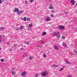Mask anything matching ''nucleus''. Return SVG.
Returning <instances> with one entry per match:
<instances>
[{"instance_id":"nucleus-1","label":"nucleus","mask_w":77,"mask_h":77,"mask_svg":"<svg viewBox=\"0 0 77 77\" xmlns=\"http://www.w3.org/2000/svg\"><path fill=\"white\" fill-rule=\"evenodd\" d=\"M53 34L54 36H56L58 39H59L60 38V33L59 32H54Z\"/></svg>"},{"instance_id":"nucleus-2","label":"nucleus","mask_w":77,"mask_h":77,"mask_svg":"<svg viewBox=\"0 0 77 77\" xmlns=\"http://www.w3.org/2000/svg\"><path fill=\"white\" fill-rule=\"evenodd\" d=\"M47 74V73L45 72L42 73L41 74V75L43 76V77H45V76H46Z\"/></svg>"},{"instance_id":"nucleus-3","label":"nucleus","mask_w":77,"mask_h":77,"mask_svg":"<svg viewBox=\"0 0 77 77\" xmlns=\"http://www.w3.org/2000/svg\"><path fill=\"white\" fill-rule=\"evenodd\" d=\"M54 47L55 50H56V51H58V50H59V47H58L57 45H54Z\"/></svg>"},{"instance_id":"nucleus-4","label":"nucleus","mask_w":77,"mask_h":77,"mask_svg":"<svg viewBox=\"0 0 77 77\" xmlns=\"http://www.w3.org/2000/svg\"><path fill=\"white\" fill-rule=\"evenodd\" d=\"M27 73V72L26 71H24L22 73H21L20 75L21 76H24L25 75V74Z\"/></svg>"},{"instance_id":"nucleus-5","label":"nucleus","mask_w":77,"mask_h":77,"mask_svg":"<svg viewBox=\"0 0 77 77\" xmlns=\"http://www.w3.org/2000/svg\"><path fill=\"white\" fill-rule=\"evenodd\" d=\"M19 11L18 8H14V10L13 11L14 12H18Z\"/></svg>"},{"instance_id":"nucleus-6","label":"nucleus","mask_w":77,"mask_h":77,"mask_svg":"<svg viewBox=\"0 0 77 77\" xmlns=\"http://www.w3.org/2000/svg\"><path fill=\"white\" fill-rule=\"evenodd\" d=\"M62 46L64 47H67V45H66V43H65L64 42H63L62 43Z\"/></svg>"},{"instance_id":"nucleus-7","label":"nucleus","mask_w":77,"mask_h":77,"mask_svg":"<svg viewBox=\"0 0 77 77\" xmlns=\"http://www.w3.org/2000/svg\"><path fill=\"white\" fill-rule=\"evenodd\" d=\"M70 3L71 4V5H74L75 4V1L74 0H71Z\"/></svg>"},{"instance_id":"nucleus-8","label":"nucleus","mask_w":77,"mask_h":77,"mask_svg":"<svg viewBox=\"0 0 77 77\" xmlns=\"http://www.w3.org/2000/svg\"><path fill=\"white\" fill-rule=\"evenodd\" d=\"M24 12V11L21 10L20 11H19V12H17V14L18 15H20L21 13H23Z\"/></svg>"},{"instance_id":"nucleus-9","label":"nucleus","mask_w":77,"mask_h":77,"mask_svg":"<svg viewBox=\"0 0 77 77\" xmlns=\"http://www.w3.org/2000/svg\"><path fill=\"white\" fill-rule=\"evenodd\" d=\"M51 20V18L50 17H48L46 19V21H50Z\"/></svg>"},{"instance_id":"nucleus-10","label":"nucleus","mask_w":77,"mask_h":77,"mask_svg":"<svg viewBox=\"0 0 77 77\" xmlns=\"http://www.w3.org/2000/svg\"><path fill=\"white\" fill-rule=\"evenodd\" d=\"M65 62H66V63H67V64H68L69 65H71V63L70 62H69L67 60H65Z\"/></svg>"},{"instance_id":"nucleus-11","label":"nucleus","mask_w":77,"mask_h":77,"mask_svg":"<svg viewBox=\"0 0 77 77\" xmlns=\"http://www.w3.org/2000/svg\"><path fill=\"white\" fill-rule=\"evenodd\" d=\"M46 34H47V32H44L42 34V35L44 36V35H46Z\"/></svg>"},{"instance_id":"nucleus-12","label":"nucleus","mask_w":77,"mask_h":77,"mask_svg":"<svg viewBox=\"0 0 77 77\" xmlns=\"http://www.w3.org/2000/svg\"><path fill=\"white\" fill-rule=\"evenodd\" d=\"M32 26H33V24H32V23H31L30 24H29V27H32Z\"/></svg>"},{"instance_id":"nucleus-13","label":"nucleus","mask_w":77,"mask_h":77,"mask_svg":"<svg viewBox=\"0 0 77 77\" xmlns=\"http://www.w3.org/2000/svg\"><path fill=\"white\" fill-rule=\"evenodd\" d=\"M11 74H12V75H15V73L14 72H13L12 70V71L11 72Z\"/></svg>"},{"instance_id":"nucleus-14","label":"nucleus","mask_w":77,"mask_h":77,"mask_svg":"<svg viewBox=\"0 0 77 77\" xmlns=\"http://www.w3.org/2000/svg\"><path fill=\"white\" fill-rule=\"evenodd\" d=\"M60 29H64V27H63V26H60Z\"/></svg>"},{"instance_id":"nucleus-15","label":"nucleus","mask_w":77,"mask_h":77,"mask_svg":"<svg viewBox=\"0 0 77 77\" xmlns=\"http://www.w3.org/2000/svg\"><path fill=\"white\" fill-rule=\"evenodd\" d=\"M49 9H54L53 6H50L49 7Z\"/></svg>"},{"instance_id":"nucleus-16","label":"nucleus","mask_w":77,"mask_h":77,"mask_svg":"<svg viewBox=\"0 0 77 77\" xmlns=\"http://www.w3.org/2000/svg\"><path fill=\"white\" fill-rule=\"evenodd\" d=\"M24 27L23 26H20V29H24Z\"/></svg>"},{"instance_id":"nucleus-17","label":"nucleus","mask_w":77,"mask_h":77,"mask_svg":"<svg viewBox=\"0 0 77 77\" xmlns=\"http://www.w3.org/2000/svg\"><path fill=\"white\" fill-rule=\"evenodd\" d=\"M52 67H53V68H54L55 67H58V65H53L52 66Z\"/></svg>"},{"instance_id":"nucleus-18","label":"nucleus","mask_w":77,"mask_h":77,"mask_svg":"<svg viewBox=\"0 0 77 77\" xmlns=\"http://www.w3.org/2000/svg\"><path fill=\"white\" fill-rule=\"evenodd\" d=\"M25 43L26 44H27V45H29V43L28 42L25 41Z\"/></svg>"},{"instance_id":"nucleus-19","label":"nucleus","mask_w":77,"mask_h":77,"mask_svg":"<svg viewBox=\"0 0 77 77\" xmlns=\"http://www.w3.org/2000/svg\"><path fill=\"white\" fill-rule=\"evenodd\" d=\"M23 55L24 57H26V56H27V54L26 53H25Z\"/></svg>"},{"instance_id":"nucleus-20","label":"nucleus","mask_w":77,"mask_h":77,"mask_svg":"<svg viewBox=\"0 0 77 77\" xmlns=\"http://www.w3.org/2000/svg\"><path fill=\"white\" fill-rule=\"evenodd\" d=\"M32 58H33V57L32 56H31L29 57V59L30 60H32Z\"/></svg>"},{"instance_id":"nucleus-21","label":"nucleus","mask_w":77,"mask_h":77,"mask_svg":"<svg viewBox=\"0 0 77 77\" xmlns=\"http://www.w3.org/2000/svg\"><path fill=\"white\" fill-rule=\"evenodd\" d=\"M23 20H24V21H26V20H27L26 19V17H24L23 19Z\"/></svg>"},{"instance_id":"nucleus-22","label":"nucleus","mask_w":77,"mask_h":77,"mask_svg":"<svg viewBox=\"0 0 77 77\" xmlns=\"http://www.w3.org/2000/svg\"><path fill=\"white\" fill-rule=\"evenodd\" d=\"M64 13L65 14H68V13L66 11H65L64 12Z\"/></svg>"},{"instance_id":"nucleus-23","label":"nucleus","mask_w":77,"mask_h":77,"mask_svg":"<svg viewBox=\"0 0 77 77\" xmlns=\"http://www.w3.org/2000/svg\"><path fill=\"white\" fill-rule=\"evenodd\" d=\"M34 1V0H30L29 2L31 3H32V2H33Z\"/></svg>"},{"instance_id":"nucleus-24","label":"nucleus","mask_w":77,"mask_h":77,"mask_svg":"<svg viewBox=\"0 0 77 77\" xmlns=\"http://www.w3.org/2000/svg\"><path fill=\"white\" fill-rule=\"evenodd\" d=\"M1 62H4V61H5V60H4V59H2L1 60Z\"/></svg>"},{"instance_id":"nucleus-25","label":"nucleus","mask_w":77,"mask_h":77,"mask_svg":"<svg viewBox=\"0 0 77 77\" xmlns=\"http://www.w3.org/2000/svg\"><path fill=\"white\" fill-rule=\"evenodd\" d=\"M38 74H35V77H38Z\"/></svg>"},{"instance_id":"nucleus-26","label":"nucleus","mask_w":77,"mask_h":77,"mask_svg":"<svg viewBox=\"0 0 77 77\" xmlns=\"http://www.w3.org/2000/svg\"><path fill=\"white\" fill-rule=\"evenodd\" d=\"M74 51L75 52V53H77V51H76L75 50H74Z\"/></svg>"},{"instance_id":"nucleus-27","label":"nucleus","mask_w":77,"mask_h":77,"mask_svg":"<svg viewBox=\"0 0 77 77\" xmlns=\"http://www.w3.org/2000/svg\"><path fill=\"white\" fill-rule=\"evenodd\" d=\"M63 69V68H61L59 70V71H62Z\"/></svg>"},{"instance_id":"nucleus-28","label":"nucleus","mask_w":77,"mask_h":77,"mask_svg":"<svg viewBox=\"0 0 77 77\" xmlns=\"http://www.w3.org/2000/svg\"><path fill=\"white\" fill-rule=\"evenodd\" d=\"M25 3H26V4H28V2H27V1H26L25 2Z\"/></svg>"},{"instance_id":"nucleus-29","label":"nucleus","mask_w":77,"mask_h":77,"mask_svg":"<svg viewBox=\"0 0 77 77\" xmlns=\"http://www.w3.org/2000/svg\"><path fill=\"white\" fill-rule=\"evenodd\" d=\"M30 18H29V17H28L27 18V20L28 21H30Z\"/></svg>"},{"instance_id":"nucleus-30","label":"nucleus","mask_w":77,"mask_h":77,"mask_svg":"<svg viewBox=\"0 0 77 77\" xmlns=\"http://www.w3.org/2000/svg\"><path fill=\"white\" fill-rule=\"evenodd\" d=\"M43 57H46V55L45 54H44L43 55Z\"/></svg>"},{"instance_id":"nucleus-31","label":"nucleus","mask_w":77,"mask_h":77,"mask_svg":"<svg viewBox=\"0 0 77 77\" xmlns=\"http://www.w3.org/2000/svg\"><path fill=\"white\" fill-rule=\"evenodd\" d=\"M2 0H0V4H2Z\"/></svg>"},{"instance_id":"nucleus-32","label":"nucleus","mask_w":77,"mask_h":77,"mask_svg":"<svg viewBox=\"0 0 77 77\" xmlns=\"http://www.w3.org/2000/svg\"><path fill=\"white\" fill-rule=\"evenodd\" d=\"M17 44H14V46H15L16 47V46H17Z\"/></svg>"},{"instance_id":"nucleus-33","label":"nucleus","mask_w":77,"mask_h":77,"mask_svg":"<svg viewBox=\"0 0 77 77\" xmlns=\"http://www.w3.org/2000/svg\"><path fill=\"white\" fill-rule=\"evenodd\" d=\"M1 29H4V27H1Z\"/></svg>"},{"instance_id":"nucleus-34","label":"nucleus","mask_w":77,"mask_h":77,"mask_svg":"<svg viewBox=\"0 0 77 77\" xmlns=\"http://www.w3.org/2000/svg\"><path fill=\"white\" fill-rule=\"evenodd\" d=\"M51 17H52V18H53L54 16H53V15L52 14L51 15Z\"/></svg>"},{"instance_id":"nucleus-35","label":"nucleus","mask_w":77,"mask_h":77,"mask_svg":"<svg viewBox=\"0 0 77 77\" xmlns=\"http://www.w3.org/2000/svg\"><path fill=\"white\" fill-rule=\"evenodd\" d=\"M7 44L8 45L9 44V42H8L7 43Z\"/></svg>"},{"instance_id":"nucleus-36","label":"nucleus","mask_w":77,"mask_h":77,"mask_svg":"<svg viewBox=\"0 0 77 77\" xmlns=\"http://www.w3.org/2000/svg\"><path fill=\"white\" fill-rule=\"evenodd\" d=\"M40 47V45H39V46H37L36 47Z\"/></svg>"},{"instance_id":"nucleus-37","label":"nucleus","mask_w":77,"mask_h":77,"mask_svg":"<svg viewBox=\"0 0 77 77\" xmlns=\"http://www.w3.org/2000/svg\"><path fill=\"white\" fill-rule=\"evenodd\" d=\"M62 38L63 39H64V38H65V37H63V36L62 37Z\"/></svg>"},{"instance_id":"nucleus-38","label":"nucleus","mask_w":77,"mask_h":77,"mask_svg":"<svg viewBox=\"0 0 77 77\" xmlns=\"http://www.w3.org/2000/svg\"><path fill=\"white\" fill-rule=\"evenodd\" d=\"M65 68V66H63L62 68H63H63Z\"/></svg>"},{"instance_id":"nucleus-39","label":"nucleus","mask_w":77,"mask_h":77,"mask_svg":"<svg viewBox=\"0 0 77 77\" xmlns=\"http://www.w3.org/2000/svg\"><path fill=\"white\" fill-rule=\"evenodd\" d=\"M24 49V48H21L20 49V50H23Z\"/></svg>"},{"instance_id":"nucleus-40","label":"nucleus","mask_w":77,"mask_h":77,"mask_svg":"<svg viewBox=\"0 0 77 77\" xmlns=\"http://www.w3.org/2000/svg\"><path fill=\"white\" fill-rule=\"evenodd\" d=\"M77 5V3L75 5V6H76Z\"/></svg>"},{"instance_id":"nucleus-41","label":"nucleus","mask_w":77,"mask_h":77,"mask_svg":"<svg viewBox=\"0 0 77 77\" xmlns=\"http://www.w3.org/2000/svg\"><path fill=\"white\" fill-rule=\"evenodd\" d=\"M4 1H5V0H2V2H4Z\"/></svg>"},{"instance_id":"nucleus-42","label":"nucleus","mask_w":77,"mask_h":77,"mask_svg":"<svg viewBox=\"0 0 77 77\" xmlns=\"http://www.w3.org/2000/svg\"><path fill=\"white\" fill-rule=\"evenodd\" d=\"M1 41H2L0 40V42H1Z\"/></svg>"},{"instance_id":"nucleus-43","label":"nucleus","mask_w":77,"mask_h":77,"mask_svg":"<svg viewBox=\"0 0 77 77\" xmlns=\"http://www.w3.org/2000/svg\"><path fill=\"white\" fill-rule=\"evenodd\" d=\"M1 50V47H0V50Z\"/></svg>"},{"instance_id":"nucleus-44","label":"nucleus","mask_w":77,"mask_h":77,"mask_svg":"<svg viewBox=\"0 0 77 77\" xmlns=\"http://www.w3.org/2000/svg\"><path fill=\"white\" fill-rule=\"evenodd\" d=\"M53 11V12H54V11Z\"/></svg>"},{"instance_id":"nucleus-45","label":"nucleus","mask_w":77,"mask_h":77,"mask_svg":"<svg viewBox=\"0 0 77 77\" xmlns=\"http://www.w3.org/2000/svg\"><path fill=\"white\" fill-rule=\"evenodd\" d=\"M76 29H77V27L76 28Z\"/></svg>"}]
</instances>
